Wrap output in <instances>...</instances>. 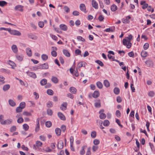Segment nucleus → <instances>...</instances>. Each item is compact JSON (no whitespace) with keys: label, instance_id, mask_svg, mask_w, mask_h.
<instances>
[{"label":"nucleus","instance_id":"nucleus-1","mask_svg":"<svg viewBox=\"0 0 155 155\" xmlns=\"http://www.w3.org/2000/svg\"><path fill=\"white\" fill-rule=\"evenodd\" d=\"M23 7L24 6L22 5H18L15 6L14 9L15 11L22 12L23 11Z\"/></svg>","mask_w":155,"mask_h":155},{"label":"nucleus","instance_id":"nucleus-2","mask_svg":"<svg viewBox=\"0 0 155 155\" xmlns=\"http://www.w3.org/2000/svg\"><path fill=\"white\" fill-rule=\"evenodd\" d=\"M64 147L63 142L62 140H60L58 142L57 148L58 149H62Z\"/></svg>","mask_w":155,"mask_h":155},{"label":"nucleus","instance_id":"nucleus-3","mask_svg":"<svg viewBox=\"0 0 155 155\" xmlns=\"http://www.w3.org/2000/svg\"><path fill=\"white\" fill-rule=\"evenodd\" d=\"M26 73L30 77L33 78H36V75L35 73L34 72H30L29 71H28L26 72Z\"/></svg>","mask_w":155,"mask_h":155},{"label":"nucleus","instance_id":"nucleus-4","mask_svg":"<svg viewBox=\"0 0 155 155\" xmlns=\"http://www.w3.org/2000/svg\"><path fill=\"white\" fill-rule=\"evenodd\" d=\"M58 115L59 118L63 120H66V118L64 115L61 112H58Z\"/></svg>","mask_w":155,"mask_h":155},{"label":"nucleus","instance_id":"nucleus-5","mask_svg":"<svg viewBox=\"0 0 155 155\" xmlns=\"http://www.w3.org/2000/svg\"><path fill=\"white\" fill-rule=\"evenodd\" d=\"M11 34L17 36H20L21 34L19 31L16 30H12V32H11Z\"/></svg>","mask_w":155,"mask_h":155},{"label":"nucleus","instance_id":"nucleus-6","mask_svg":"<svg viewBox=\"0 0 155 155\" xmlns=\"http://www.w3.org/2000/svg\"><path fill=\"white\" fill-rule=\"evenodd\" d=\"M67 103L66 102H64L61 104L60 108L62 110H66L67 109Z\"/></svg>","mask_w":155,"mask_h":155},{"label":"nucleus","instance_id":"nucleus-7","mask_svg":"<svg viewBox=\"0 0 155 155\" xmlns=\"http://www.w3.org/2000/svg\"><path fill=\"white\" fill-rule=\"evenodd\" d=\"M28 36L29 38H31L33 40H36L37 39V37L35 36L32 33H30L28 34Z\"/></svg>","mask_w":155,"mask_h":155},{"label":"nucleus","instance_id":"nucleus-8","mask_svg":"<svg viewBox=\"0 0 155 155\" xmlns=\"http://www.w3.org/2000/svg\"><path fill=\"white\" fill-rule=\"evenodd\" d=\"M80 8L81 10L84 12L85 13L87 12V11H86V7L84 4H81L80 6Z\"/></svg>","mask_w":155,"mask_h":155},{"label":"nucleus","instance_id":"nucleus-9","mask_svg":"<svg viewBox=\"0 0 155 155\" xmlns=\"http://www.w3.org/2000/svg\"><path fill=\"white\" fill-rule=\"evenodd\" d=\"M26 51L27 55L29 57H31L32 55L31 49L29 48H26Z\"/></svg>","mask_w":155,"mask_h":155},{"label":"nucleus","instance_id":"nucleus-10","mask_svg":"<svg viewBox=\"0 0 155 155\" xmlns=\"http://www.w3.org/2000/svg\"><path fill=\"white\" fill-rule=\"evenodd\" d=\"M92 6L95 9H98V4L96 1L93 0L92 1Z\"/></svg>","mask_w":155,"mask_h":155},{"label":"nucleus","instance_id":"nucleus-11","mask_svg":"<svg viewBox=\"0 0 155 155\" xmlns=\"http://www.w3.org/2000/svg\"><path fill=\"white\" fill-rule=\"evenodd\" d=\"M59 27L62 30L66 31L67 30V27L64 24H61L60 25Z\"/></svg>","mask_w":155,"mask_h":155},{"label":"nucleus","instance_id":"nucleus-12","mask_svg":"<svg viewBox=\"0 0 155 155\" xmlns=\"http://www.w3.org/2000/svg\"><path fill=\"white\" fill-rule=\"evenodd\" d=\"M100 95V93L98 91H95L92 94V97L94 98H96L98 97Z\"/></svg>","mask_w":155,"mask_h":155},{"label":"nucleus","instance_id":"nucleus-13","mask_svg":"<svg viewBox=\"0 0 155 155\" xmlns=\"http://www.w3.org/2000/svg\"><path fill=\"white\" fill-rule=\"evenodd\" d=\"M97 102L94 104V105L96 107L99 108L101 107V101L100 99L97 100Z\"/></svg>","mask_w":155,"mask_h":155},{"label":"nucleus","instance_id":"nucleus-14","mask_svg":"<svg viewBox=\"0 0 155 155\" xmlns=\"http://www.w3.org/2000/svg\"><path fill=\"white\" fill-rule=\"evenodd\" d=\"M51 81L55 84H57L58 83V79L56 77L52 76L51 79Z\"/></svg>","mask_w":155,"mask_h":155},{"label":"nucleus","instance_id":"nucleus-15","mask_svg":"<svg viewBox=\"0 0 155 155\" xmlns=\"http://www.w3.org/2000/svg\"><path fill=\"white\" fill-rule=\"evenodd\" d=\"M70 92L74 94H75L76 93L77 90L76 88L74 87H71L69 89Z\"/></svg>","mask_w":155,"mask_h":155},{"label":"nucleus","instance_id":"nucleus-16","mask_svg":"<svg viewBox=\"0 0 155 155\" xmlns=\"http://www.w3.org/2000/svg\"><path fill=\"white\" fill-rule=\"evenodd\" d=\"M63 52L64 55L67 57H69L70 56V54L67 50L64 49L63 50Z\"/></svg>","mask_w":155,"mask_h":155},{"label":"nucleus","instance_id":"nucleus-17","mask_svg":"<svg viewBox=\"0 0 155 155\" xmlns=\"http://www.w3.org/2000/svg\"><path fill=\"white\" fill-rule=\"evenodd\" d=\"M145 63L149 67L152 66L153 65L152 61L150 60H147L145 62Z\"/></svg>","mask_w":155,"mask_h":155},{"label":"nucleus","instance_id":"nucleus-18","mask_svg":"<svg viewBox=\"0 0 155 155\" xmlns=\"http://www.w3.org/2000/svg\"><path fill=\"white\" fill-rule=\"evenodd\" d=\"M61 129L59 128H56L55 129V132L56 134L58 136H59L61 134Z\"/></svg>","mask_w":155,"mask_h":155},{"label":"nucleus","instance_id":"nucleus-19","mask_svg":"<svg viewBox=\"0 0 155 155\" xmlns=\"http://www.w3.org/2000/svg\"><path fill=\"white\" fill-rule=\"evenodd\" d=\"M16 57L17 59L19 61H21L23 59V56L22 55L17 54L16 55Z\"/></svg>","mask_w":155,"mask_h":155},{"label":"nucleus","instance_id":"nucleus-20","mask_svg":"<svg viewBox=\"0 0 155 155\" xmlns=\"http://www.w3.org/2000/svg\"><path fill=\"white\" fill-rule=\"evenodd\" d=\"M47 80L46 79H43L41 80L40 82V84L42 86H44L47 84Z\"/></svg>","mask_w":155,"mask_h":155},{"label":"nucleus","instance_id":"nucleus-21","mask_svg":"<svg viewBox=\"0 0 155 155\" xmlns=\"http://www.w3.org/2000/svg\"><path fill=\"white\" fill-rule=\"evenodd\" d=\"M12 49L15 53H17L18 51V49L17 46L15 45H13L12 47Z\"/></svg>","mask_w":155,"mask_h":155},{"label":"nucleus","instance_id":"nucleus-22","mask_svg":"<svg viewBox=\"0 0 155 155\" xmlns=\"http://www.w3.org/2000/svg\"><path fill=\"white\" fill-rule=\"evenodd\" d=\"M117 7L115 5H113L111 6L110 9L112 12H115L117 10Z\"/></svg>","mask_w":155,"mask_h":155},{"label":"nucleus","instance_id":"nucleus-23","mask_svg":"<svg viewBox=\"0 0 155 155\" xmlns=\"http://www.w3.org/2000/svg\"><path fill=\"white\" fill-rule=\"evenodd\" d=\"M8 102L9 105L12 107H14L16 105L15 102L12 100L9 99Z\"/></svg>","mask_w":155,"mask_h":155},{"label":"nucleus","instance_id":"nucleus-24","mask_svg":"<svg viewBox=\"0 0 155 155\" xmlns=\"http://www.w3.org/2000/svg\"><path fill=\"white\" fill-rule=\"evenodd\" d=\"M10 87V85L8 84L4 85L3 87V90L4 91H6L8 90Z\"/></svg>","mask_w":155,"mask_h":155},{"label":"nucleus","instance_id":"nucleus-25","mask_svg":"<svg viewBox=\"0 0 155 155\" xmlns=\"http://www.w3.org/2000/svg\"><path fill=\"white\" fill-rule=\"evenodd\" d=\"M86 63L85 62L83 61H82L79 62L78 64V67L80 68L81 67H85Z\"/></svg>","mask_w":155,"mask_h":155},{"label":"nucleus","instance_id":"nucleus-26","mask_svg":"<svg viewBox=\"0 0 155 155\" xmlns=\"http://www.w3.org/2000/svg\"><path fill=\"white\" fill-rule=\"evenodd\" d=\"M42 69H47L48 68V63H45L41 64Z\"/></svg>","mask_w":155,"mask_h":155},{"label":"nucleus","instance_id":"nucleus-27","mask_svg":"<svg viewBox=\"0 0 155 155\" xmlns=\"http://www.w3.org/2000/svg\"><path fill=\"white\" fill-rule=\"evenodd\" d=\"M104 85L106 87H108L110 86V83L107 80H104Z\"/></svg>","mask_w":155,"mask_h":155},{"label":"nucleus","instance_id":"nucleus-28","mask_svg":"<svg viewBox=\"0 0 155 155\" xmlns=\"http://www.w3.org/2000/svg\"><path fill=\"white\" fill-rule=\"evenodd\" d=\"M114 92L115 94L117 95L120 93V89L118 88L115 87L114 90Z\"/></svg>","mask_w":155,"mask_h":155},{"label":"nucleus","instance_id":"nucleus-29","mask_svg":"<svg viewBox=\"0 0 155 155\" xmlns=\"http://www.w3.org/2000/svg\"><path fill=\"white\" fill-rule=\"evenodd\" d=\"M96 85L97 87L100 89H101L103 87V84L100 81H98L96 83Z\"/></svg>","mask_w":155,"mask_h":155},{"label":"nucleus","instance_id":"nucleus-30","mask_svg":"<svg viewBox=\"0 0 155 155\" xmlns=\"http://www.w3.org/2000/svg\"><path fill=\"white\" fill-rule=\"evenodd\" d=\"M53 106V102L51 101H48L47 103V106L48 108L52 107Z\"/></svg>","mask_w":155,"mask_h":155},{"label":"nucleus","instance_id":"nucleus-31","mask_svg":"<svg viewBox=\"0 0 155 155\" xmlns=\"http://www.w3.org/2000/svg\"><path fill=\"white\" fill-rule=\"evenodd\" d=\"M110 124L109 121L108 120H105L104 121L103 125L104 126H107L109 125Z\"/></svg>","mask_w":155,"mask_h":155},{"label":"nucleus","instance_id":"nucleus-32","mask_svg":"<svg viewBox=\"0 0 155 155\" xmlns=\"http://www.w3.org/2000/svg\"><path fill=\"white\" fill-rule=\"evenodd\" d=\"M46 126L47 127H50L52 125V123L50 121H47L45 123Z\"/></svg>","mask_w":155,"mask_h":155},{"label":"nucleus","instance_id":"nucleus-33","mask_svg":"<svg viewBox=\"0 0 155 155\" xmlns=\"http://www.w3.org/2000/svg\"><path fill=\"white\" fill-rule=\"evenodd\" d=\"M147 52L145 51H143L141 53V56L143 58L146 57L147 56Z\"/></svg>","mask_w":155,"mask_h":155},{"label":"nucleus","instance_id":"nucleus-34","mask_svg":"<svg viewBox=\"0 0 155 155\" xmlns=\"http://www.w3.org/2000/svg\"><path fill=\"white\" fill-rule=\"evenodd\" d=\"M100 118L101 119H104L106 117V115L104 113H101L100 114L99 116Z\"/></svg>","mask_w":155,"mask_h":155},{"label":"nucleus","instance_id":"nucleus-35","mask_svg":"<svg viewBox=\"0 0 155 155\" xmlns=\"http://www.w3.org/2000/svg\"><path fill=\"white\" fill-rule=\"evenodd\" d=\"M7 3L4 1H0V6L3 7L4 6L7 5Z\"/></svg>","mask_w":155,"mask_h":155},{"label":"nucleus","instance_id":"nucleus-36","mask_svg":"<svg viewBox=\"0 0 155 155\" xmlns=\"http://www.w3.org/2000/svg\"><path fill=\"white\" fill-rule=\"evenodd\" d=\"M47 94L49 95H52L54 93L53 91L51 89H48L47 91Z\"/></svg>","mask_w":155,"mask_h":155},{"label":"nucleus","instance_id":"nucleus-37","mask_svg":"<svg viewBox=\"0 0 155 155\" xmlns=\"http://www.w3.org/2000/svg\"><path fill=\"white\" fill-rule=\"evenodd\" d=\"M41 57L42 59L44 61H46L48 58V56L46 54H44L42 55Z\"/></svg>","mask_w":155,"mask_h":155},{"label":"nucleus","instance_id":"nucleus-38","mask_svg":"<svg viewBox=\"0 0 155 155\" xmlns=\"http://www.w3.org/2000/svg\"><path fill=\"white\" fill-rule=\"evenodd\" d=\"M23 109L21 107H17L16 109V111L17 113H20L22 112V109Z\"/></svg>","mask_w":155,"mask_h":155},{"label":"nucleus","instance_id":"nucleus-39","mask_svg":"<svg viewBox=\"0 0 155 155\" xmlns=\"http://www.w3.org/2000/svg\"><path fill=\"white\" fill-rule=\"evenodd\" d=\"M23 128L26 131L27 130L29 129V126L27 124H24L23 125Z\"/></svg>","mask_w":155,"mask_h":155},{"label":"nucleus","instance_id":"nucleus-40","mask_svg":"<svg viewBox=\"0 0 155 155\" xmlns=\"http://www.w3.org/2000/svg\"><path fill=\"white\" fill-rule=\"evenodd\" d=\"M24 121V119L21 117H19L17 121V122L18 123L21 124Z\"/></svg>","mask_w":155,"mask_h":155},{"label":"nucleus","instance_id":"nucleus-41","mask_svg":"<svg viewBox=\"0 0 155 155\" xmlns=\"http://www.w3.org/2000/svg\"><path fill=\"white\" fill-rule=\"evenodd\" d=\"M19 107H21L23 109L25 107V103L24 102H22L20 104Z\"/></svg>","mask_w":155,"mask_h":155},{"label":"nucleus","instance_id":"nucleus-42","mask_svg":"<svg viewBox=\"0 0 155 155\" xmlns=\"http://www.w3.org/2000/svg\"><path fill=\"white\" fill-rule=\"evenodd\" d=\"M5 79V78L3 76L0 75V82H2V84H4L5 83L4 81Z\"/></svg>","mask_w":155,"mask_h":155},{"label":"nucleus","instance_id":"nucleus-43","mask_svg":"<svg viewBox=\"0 0 155 155\" xmlns=\"http://www.w3.org/2000/svg\"><path fill=\"white\" fill-rule=\"evenodd\" d=\"M23 114L26 116H31V113L27 111H24L23 113Z\"/></svg>","mask_w":155,"mask_h":155},{"label":"nucleus","instance_id":"nucleus-44","mask_svg":"<svg viewBox=\"0 0 155 155\" xmlns=\"http://www.w3.org/2000/svg\"><path fill=\"white\" fill-rule=\"evenodd\" d=\"M47 113L48 115L51 116L53 114V112L51 109H48L47 110Z\"/></svg>","mask_w":155,"mask_h":155},{"label":"nucleus","instance_id":"nucleus-45","mask_svg":"<svg viewBox=\"0 0 155 155\" xmlns=\"http://www.w3.org/2000/svg\"><path fill=\"white\" fill-rule=\"evenodd\" d=\"M122 22L124 23L125 24H128L130 23V21L127 19L126 18H123L122 19Z\"/></svg>","mask_w":155,"mask_h":155},{"label":"nucleus","instance_id":"nucleus-46","mask_svg":"<svg viewBox=\"0 0 155 155\" xmlns=\"http://www.w3.org/2000/svg\"><path fill=\"white\" fill-rule=\"evenodd\" d=\"M95 62L101 67H103L104 65L103 63L100 60H97Z\"/></svg>","mask_w":155,"mask_h":155},{"label":"nucleus","instance_id":"nucleus-47","mask_svg":"<svg viewBox=\"0 0 155 155\" xmlns=\"http://www.w3.org/2000/svg\"><path fill=\"white\" fill-rule=\"evenodd\" d=\"M96 133L95 131H92L91 134V136L93 138H95L96 137Z\"/></svg>","mask_w":155,"mask_h":155},{"label":"nucleus","instance_id":"nucleus-48","mask_svg":"<svg viewBox=\"0 0 155 155\" xmlns=\"http://www.w3.org/2000/svg\"><path fill=\"white\" fill-rule=\"evenodd\" d=\"M38 24L39 27L41 28H42L44 25V22L42 21H39Z\"/></svg>","mask_w":155,"mask_h":155},{"label":"nucleus","instance_id":"nucleus-49","mask_svg":"<svg viewBox=\"0 0 155 155\" xmlns=\"http://www.w3.org/2000/svg\"><path fill=\"white\" fill-rule=\"evenodd\" d=\"M16 127L15 126H13L11 127L10 129V131L11 132H12L16 130Z\"/></svg>","mask_w":155,"mask_h":155},{"label":"nucleus","instance_id":"nucleus-50","mask_svg":"<svg viewBox=\"0 0 155 155\" xmlns=\"http://www.w3.org/2000/svg\"><path fill=\"white\" fill-rule=\"evenodd\" d=\"M36 146H37L38 147H41L42 144V142H41L39 141H36Z\"/></svg>","mask_w":155,"mask_h":155},{"label":"nucleus","instance_id":"nucleus-51","mask_svg":"<svg viewBox=\"0 0 155 155\" xmlns=\"http://www.w3.org/2000/svg\"><path fill=\"white\" fill-rule=\"evenodd\" d=\"M84 146L82 147V149L80 151V154L81 155H83L85 153V151L84 150Z\"/></svg>","mask_w":155,"mask_h":155},{"label":"nucleus","instance_id":"nucleus-52","mask_svg":"<svg viewBox=\"0 0 155 155\" xmlns=\"http://www.w3.org/2000/svg\"><path fill=\"white\" fill-rule=\"evenodd\" d=\"M75 53L77 55H81V51L80 50L77 49L75 51Z\"/></svg>","mask_w":155,"mask_h":155},{"label":"nucleus","instance_id":"nucleus-53","mask_svg":"<svg viewBox=\"0 0 155 155\" xmlns=\"http://www.w3.org/2000/svg\"><path fill=\"white\" fill-rule=\"evenodd\" d=\"M78 40H80L83 42H84L85 41V39L83 38L81 36H78L77 38Z\"/></svg>","mask_w":155,"mask_h":155},{"label":"nucleus","instance_id":"nucleus-54","mask_svg":"<svg viewBox=\"0 0 155 155\" xmlns=\"http://www.w3.org/2000/svg\"><path fill=\"white\" fill-rule=\"evenodd\" d=\"M51 55L52 56L55 57L57 55V53L55 51L53 50L51 52Z\"/></svg>","mask_w":155,"mask_h":155},{"label":"nucleus","instance_id":"nucleus-55","mask_svg":"<svg viewBox=\"0 0 155 155\" xmlns=\"http://www.w3.org/2000/svg\"><path fill=\"white\" fill-rule=\"evenodd\" d=\"M93 143L94 145H97L100 143V141L97 139H95L93 141Z\"/></svg>","mask_w":155,"mask_h":155},{"label":"nucleus","instance_id":"nucleus-56","mask_svg":"<svg viewBox=\"0 0 155 155\" xmlns=\"http://www.w3.org/2000/svg\"><path fill=\"white\" fill-rule=\"evenodd\" d=\"M149 47V44L148 43H146L143 45V48L144 50H147Z\"/></svg>","mask_w":155,"mask_h":155},{"label":"nucleus","instance_id":"nucleus-57","mask_svg":"<svg viewBox=\"0 0 155 155\" xmlns=\"http://www.w3.org/2000/svg\"><path fill=\"white\" fill-rule=\"evenodd\" d=\"M91 147H89L87 148V150L86 152V155H91V153L90 151Z\"/></svg>","mask_w":155,"mask_h":155},{"label":"nucleus","instance_id":"nucleus-58","mask_svg":"<svg viewBox=\"0 0 155 155\" xmlns=\"http://www.w3.org/2000/svg\"><path fill=\"white\" fill-rule=\"evenodd\" d=\"M104 31L107 32H113L114 31L112 28H109L106 29L104 30Z\"/></svg>","mask_w":155,"mask_h":155},{"label":"nucleus","instance_id":"nucleus-59","mask_svg":"<svg viewBox=\"0 0 155 155\" xmlns=\"http://www.w3.org/2000/svg\"><path fill=\"white\" fill-rule=\"evenodd\" d=\"M128 54L130 57H134V54L133 51L129 52Z\"/></svg>","mask_w":155,"mask_h":155},{"label":"nucleus","instance_id":"nucleus-60","mask_svg":"<svg viewBox=\"0 0 155 155\" xmlns=\"http://www.w3.org/2000/svg\"><path fill=\"white\" fill-rule=\"evenodd\" d=\"M122 101V98L120 96H118L117 97V102L120 103Z\"/></svg>","mask_w":155,"mask_h":155},{"label":"nucleus","instance_id":"nucleus-61","mask_svg":"<svg viewBox=\"0 0 155 155\" xmlns=\"http://www.w3.org/2000/svg\"><path fill=\"white\" fill-rule=\"evenodd\" d=\"M64 9L66 12L67 13L69 12H70L69 8L67 6H65L64 7Z\"/></svg>","mask_w":155,"mask_h":155},{"label":"nucleus","instance_id":"nucleus-62","mask_svg":"<svg viewBox=\"0 0 155 155\" xmlns=\"http://www.w3.org/2000/svg\"><path fill=\"white\" fill-rule=\"evenodd\" d=\"M148 94L149 96L153 97L154 96V93L153 91H150L148 93Z\"/></svg>","mask_w":155,"mask_h":155},{"label":"nucleus","instance_id":"nucleus-63","mask_svg":"<svg viewBox=\"0 0 155 155\" xmlns=\"http://www.w3.org/2000/svg\"><path fill=\"white\" fill-rule=\"evenodd\" d=\"M72 14L74 15L77 16L79 15V12L77 11H74L73 12Z\"/></svg>","mask_w":155,"mask_h":155},{"label":"nucleus","instance_id":"nucleus-64","mask_svg":"<svg viewBox=\"0 0 155 155\" xmlns=\"http://www.w3.org/2000/svg\"><path fill=\"white\" fill-rule=\"evenodd\" d=\"M98 19L100 21H103L104 19V16L102 15H100L98 17Z\"/></svg>","mask_w":155,"mask_h":155}]
</instances>
